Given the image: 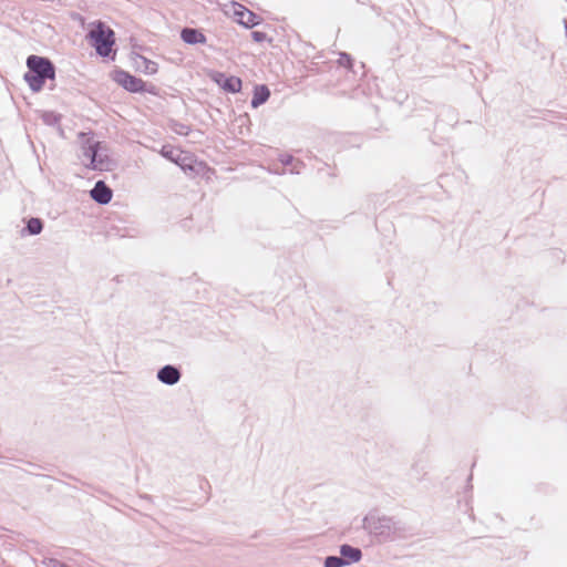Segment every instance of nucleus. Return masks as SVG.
<instances>
[{
    "label": "nucleus",
    "instance_id": "obj_20",
    "mask_svg": "<svg viewBox=\"0 0 567 567\" xmlns=\"http://www.w3.org/2000/svg\"><path fill=\"white\" fill-rule=\"evenodd\" d=\"M168 127L177 135L181 136H187L192 132V128L189 125H186L184 123H181L177 120H169Z\"/></svg>",
    "mask_w": 567,
    "mask_h": 567
},
{
    "label": "nucleus",
    "instance_id": "obj_33",
    "mask_svg": "<svg viewBox=\"0 0 567 567\" xmlns=\"http://www.w3.org/2000/svg\"><path fill=\"white\" fill-rule=\"evenodd\" d=\"M357 2H361V3H364V1H363V0H357Z\"/></svg>",
    "mask_w": 567,
    "mask_h": 567
},
{
    "label": "nucleus",
    "instance_id": "obj_14",
    "mask_svg": "<svg viewBox=\"0 0 567 567\" xmlns=\"http://www.w3.org/2000/svg\"><path fill=\"white\" fill-rule=\"evenodd\" d=\"M270 97V90L266 84H256L252 90L250 100L251 109H258L264 105Z\"/></svg>",
    "mask_w": 567,
    "mask_h": 567
},
{
    "label": "nucleus",
    "instance_id": "obj_15",
    "mask_svg": "<svg viewBox=\"0 0 567 567\" xmlns=\"http://www.w3.org/2000/svg\"><path fill=\"white\" fill-rule=\"evenodd\" d=\"M40 117L45 125L52 126V127L58 126L60 135L64 136V131L60 125V122L62 120V115L60 113H58L55 111H42Z\"/></svg>",
    "mask_w": 567,
    "mask_h": 567
},
{
    "label": "nucleus",
    "instance_id": "obj_29",
    "mask_svg": "<svg viewBox=\"0 0 567 567\" xmlns=\"http://www.w3.org/2000/svg\"><path fill=\"white\" fill-rule=\"evenodd\" d=\"M371 9L375 12V14L381 16L382 9L380 7L372 4Z\"/></svg>",
    "mask_w": 567,
    "mask_h": 567
},
{
    "label": "nucleus",
    "instance_id": "obj_24",
    "mask_svg": "<svg viewBox=\"0 0 567 567\" xmlns=\"http://www.w3.org/2000/svg\"><path fill=\"white\" fill-rule=\"evenodd\" d=\"M148 93L151 95L157 96L158 95V87L154 85L153 83L145 82L143 80L142 90L138 91V94Z\"/></svg>",
    "mask_w": 567,
    "mask_h": 567
},
{
    "label": "nucleus",
    "instance_id": "obj_25",
    "mask_svg": "<svg viewBox=\"0 0 567 567\" xmlns=\"http://www.w3.org/2000/svg\"><path fill=\"white\" fill-rule=\"evenodd\" d=\"M44 564L48 567H72V566L68 565L66 563L61 561V560H59L56 558H47L44 560Z\"/></svg>",
    "mask_w": 567,
    "mask_h": 567
},
{
    "label": "nucleus",
    "instance_id": "obj_32",
    "mask_svg": "<svg viewBox=\"0 0 567 567\" xmlns=\"http://www.w3.org/2000/svg\"><path fill=\"white\" fill-rule=\"evenodd\" d=\"M471 481H472V474L467 477V482L470 483ZM467 487H468L470 489H472V485H470V484H468V485H467Z\"/></svg>",
    "mask_w": 567,
    "mask_h": 567
},
{
    "label": "nucleus",
    "instance_id": "obj_19",
    "mask_svg": "<svg viewBox=\"0 0 567 567\" xmlns=\"http://www.w3.org/2000/svg\"><path fill=\"white\" fill-rule=\"evenodd\" d=\"M231 7H233V18L234 20L243 25L244 21H245V18L248 13V8L245 7L244 4H240L238 2H231Z\"/></svg>",
    "mask_w": 567,
    "mask_h": 567
},
{
    "label": "nucleus",
    "instance_id": "obj_7",
    "mask_svg": "<svg viewBox=\"0 0 567 567\" xmlns=\"http://www.w3.org/2000/svg\"><path fill=\"white\" fill-rule=\"evenodd\" d=\"M182 369L175 364H165L157 370V380L165 385H175L182 379Z\"/></svg>",
    "mask_w": 567,
    "mask_h": 567
},
{
    "label": "nucleus",
    "instance_id": "obj_26",
    "mask_svg": "<svg viewBox=\"0 0 567 567\" xmlns=\"http://www.w3.org/2000/svg\"><path fill=\"white\" fill-rule=\"evenodd\" d=\"M192 220H193L192 216L188 217V218L183 219L182 223H181L182 227L185 228V229H190L192 228V225H190Z\"/></svg>",
    "mask_w": 567,
    "mask_h": 567
},
{
    "label": "nucleus",
    "instance_id": "obj_22",
    "mask_svg": "<svg viewBox=\"0 0 567 567\" xmlns=\"http://www.w3.org/2000/svg\"><path fill=\"white\" fill-rule=\"evenodd\" d=\"M344 561L341 559L340 555H329L323 560V567H344Z\"/></svg>",
    "mask_w": 567,
    "mask_h": 567
},
{
    "label": "nucleus",
    "instance_id": "obj_8",
    "mask_svg": "<svg viewBox=\"0 0 567 567\" xmlns=\"http://www.w3.org/2000/svg\"><path fill=\"white\" fill-rule=\"evenodd\" d=\"M90 197L99 205H107L113 198V189L103 179H99L90 190Z\"/></svg>",
    "mask_w": 567,
    "mask_h": 567
},
{
    "label": "nucleus",
    "instance_id": "obj_4",
    "mask_svg": "<svg viewBox=\"0 0 567 567\" xmlns=\"http://www.w3.org/2000/svg\"><path fill=\"white\" fill-rule=\"evenodd\" d=\"M110 79L128 93L138 94L142 90L143 80L122 68L115 66L110 72Z\"/></svg>",
    "mask_w": 567,
    "mask_h": 567
},
{
    "label": "nucleus",
    "instance_id": "obj_21",
    "mask_svg": "<svg viewBox=\"0 0 567 567\" xmlns=\"http://www.w3.org/2000/svg\"><path fill=\"white\" fill-rule=\"evenodd\" d=\"M262 22H264V19L259 14H257L254 11L248 9V13L245 18L243 27L245 29H252L255 27L260 25Z\"/></svg>",
    "mask_w": 567,
    "mask_h": 567
},
{
    "label": "nucleus",
    "instance_id": "obj_18",
    "mask_svg": "<svg viewBox=\"0 0 567 567\" xmlns=\"http://www.w3.org/2000/svg\"><path fill=\"white\" fill-rule=\"evenodd\" d=\"M443 117H446V120L449 122H451V125L457 123V114L451 107L444 106L441 109V111L436 117V121H435L436 126H439L441 124V122H443Z\"/></svg>",
    "mask_w": 567,
    "mask_h": 567
},
{
    "label": "nucleus",
    "instance_id": "obj_1",
    "mask_svg": "<svg viewBox=\"0 0 567 567\" xmlns=\"http://www.w3.org/2000/svg\"><path fill=\"white\" fill-rule=\"evenodd\" d=\"M25 65L28 70L23 74V80L32 93L41 92L47 81H54L56 78V66L48 56L30 54Z\"/></svg>",
    "mask_w": 567,
    "mask_h": 567
},
{
    "label": "nucleus",
    "instance_id": "obj_2",
    "mask_svg": "<svg viewBox=\"0 0 567 567\" xmlns=\"http://www.w3.org/2000/svg\"><path fill=\"white\" fill-rule=\"evenodd\" d=\"M85 40L99 56L106 61H115L117 52L115 31L105 22L96 20L90 23Z\"/></svg>",
    "mask_w": 567,
    "mask_h": 567
},
{
    "label": "nucleus",
    "instance_id": "obj_9",
    "mask_svg": "<svg viewBox=\"0 0 567 567\" xmlns=\"http://www.w3.org/2000/svg\"><path fill=\"white\" fill-rule=\"evenodd\" d=\"M131 59L134 62V69L137 72L144 73L147 75H154L158 72V64L155 61H153L142 54L132 52Z\"/></svg>",
    "mask_w": 567,
    "mask_h": 567
},
{
    "label": "nucleus",
    "instance_id": "obj_12",
    "mask_svg": "<svg viewBox=\"0 0 567 567\" xmlns=\"http://www.w3.org/2000/svg\"><path fill=\"white\" fill-rule=\"evenodd\" d=\"M339 555L341 559L344 561L346 566L357 564L363 557L361 548L352 546L347 543L339 546Z\"/></svg>",
    "mask_w": 567,
    "mask_h": 567
},
{
    "label": "nucleus",
    "instance_id": "obj_16",
    "mask_svg": "<svg viewBox=\"0 0 567 567\" xmlns=\"http://www.w3.org/2000/svg\"><path fill=\"white\" fill-rule=\"evenodd\" d=\"M83 155L85 157H90L94 152L106 151V144L101 141H93L92 138H87L82 143Z\"/></svg>",
    "mask_w": 567,
    "mask_h": 567
},
{
    "label": "nucleus",
    "instance_id": "obj_13",
    "mask_svg": "<svg viewBox=\"0 0 567 567\" xmlns=\"http://www.w3.org/2000/svg\"><path fill=\"white\" fill-rule=\"evenodd\" d=\"M24 226L20 230L21 237L37 236L42 233L44 228V221L40 217L24 218Z\"/></svg>",
    "mask_w": 567,
    "mask_h": 567
},
{
    "label": "nucleus",
    "instance_id": "obj_30",
    "mask_svg": "<svg viewBox=\"0 0 567 567\" xmlns=\"http://www.w3.org/2000/svg\"><path fill=\"white\" fill-rule=\"evenodd\" d=\"M143 499H146L148 502H152L153 501V496L148 495V494H144L141 496Z\"/></svg>",
    "mask_w": 567,
    "mask_h": 567
},
{
    "label": "nucleus",
    "instance_id": "obj_31",
    "mask_svg": "<svg viewBox=\"0 0 567 567\" xmlns=\"http://www.w3.org/2000/svg\"><path fill=\"white\" fill-rule=\"evenodd\" d=\"M412 470L416 471L419 474L421 473V471H419V464L417 463L413 464Z\"/></svg>",
    "mask_w": 567,
    "mask_h": 567
},
{
    "label": "nucleus",
    "instance_id": "obj_17",
    "mask_svg": "<svg viewBox=\"0 0 567 567\" xmlns=\"http://www.w3.org/2000/svg\"><path fill=\"white\" fill-rule=\"evenodd\" d=\"M338 64L344 68L347 71L352 72L353 75H358V71L355 70V63L352 55L348 52H339Z\"/></svg>",
    "mask_w": 567,
    "mask_h": 567
},
{
    "label": "nucleus",
    "instance_id": "obj_23",
    "mask_svg": "<svg viewBox=\"0 0 567 567\" xmlns=\"http://www.w3.org/2000/svg\"><path fill=\"white\" fill-rule=\"evenodd\" d=\"M251 39L257 43H262L265 41L271 42L272 39L268 37V34L264 31L254 30L250 33Z\"/></svg>",
    "mask_w": 567,
    "mask_h": 567
},
{
    "label": "nucleus",
    "instance_id": "obj_10",
    "mask_svg": "<svg viewBox=\"0 0 567 567\" xmlns=\"http://www.w3.org/2000/svg\"><path fill=\"white\" fill-rule=\"evenodd\" d=\"M109 150L106 148V151H102V152H94V154H92L89 159H90V163L86 165V167L89 169H92V171H100V172H103V171H111L112 169V164H113V161L112 158L110 157L109 155Z\"/></svg>",
    "mask_w": 567,
    "mask_h": 567
},
{
    "label": "nucleus",
    "instance_id": "obj_6",
    "mask_svg": "<svg viewBox=\"0 0 567 567\" xmlns=\"http://www.w3.org/2000/svg\"><path fill=\"white\" fill-rule=\"evenodd\" d=\"M207 75L226 93L236 94L243 89V81L239 76L217 70H210Z\"/></svg>",
    "mask_w": 567,
    "mask_h": 567
},
{
    "label": "nucleus",
    "instance_id": "obj_3",
    "mask_svg": "<svg viewBox=\"0 0 567 567\" xmlns=\"http://www.w3.org/2000/svg\"><path fill=\"white\" fill-rule=\"evenodd\" d=\"M159 154L167 161L176 164L184 173L189 176H203L209 166L206 162L199 161L193 153L183 151L171 144L162 146Z\"/></svg>",
    "mask_w": 567,
    "mask_h": 567
},
{
    "label": "nucleus",
    "instance_id": "obj_28",
    "mask_svg": "<svg viewBox=\"0 0 567 567\" xmlns=\"http://www.w3.org/2000/svg\"><path fill=\"white\" fill-rule=\"evenodd\" d=\"M292 161H293V157L291 155H286L285 157L281 158V163L284 165H289Z\"/></svg>",
    "mask_w": 567,
    "mask_h": 567
},
{
    "label": "nucleus",
    "instance_id": "obj_5",
    "mask_svg": "<svg viewBox=\"0 0 567 567\" xmlns=\"http://www.w3.org/2000/svg\"><path fill=\"white\" fill-rule=\"evenodd\" d=\"M392 524L393 522L390 517H373L367 515L362 520V528L370 535L388 539L392 534Z\"/></svg>",
    "mask_w": 567,
    "mask_h": 567
},
{
    "label": "nucleus",
    "instance_id": "obj_27",
    "mask_svg": "<svg viewBox=\"0 0 567 567\" xmlns=\"http://www.w3.org/2000/svg\"><path fill=\"white\" fill-rule=\"evenodd\" d=\"M358 71V74L360 73V79L364 78L365 76V65L364 63H360L358 69H355Z\"/></svg>",
    "mask_w": 567,
    "mask_h": 567
},
{
    "label": "nucleus",
    "instance_id": "obj_11",
    "mask_svg": "<svg viewBox=\"0 0 567 567\" xmlns=\"http://www.w3.org/2000/svg\"><path fill=\"white\" fill-rule=\"evenodd\" d=\"M179 37L184 43L189 45L205 44L207 42V37L198 28L184 27L181 30Z\"/></svg>",
    "mask_w": 567,
    "mask_h": 567
}]
</instances>
